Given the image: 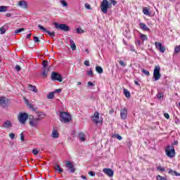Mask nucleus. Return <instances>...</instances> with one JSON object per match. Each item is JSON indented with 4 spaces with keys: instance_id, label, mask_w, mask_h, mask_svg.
<instances>
[{
    "instance_id": "1",
    "label": "nucleus",
    "mask_w": 180,
    "mask_h": 180,
    "mask_svg": "<svg viewBox=\"0 0 180 180\" xmlns=\"http://www.w3.org/2000/svg\"><path fill=\"white\" fill-rule=\"evenodd\" d=\"M71 115L66 112H62L60 115V120L62 123H70V121L72 120Z\"/></svg>"
},
{
    "instance_id": "2",
    "label": "nucleus",
    "mask_w": 180,
    "mask_h": 180,
    "mask_svg": "<svg viewBox=\"0 0 180 180\" xmlns=\"http://www.w3.org/2000/svg\"><path fill=\"white\" fill-rule=\"evenodd\" d=\"M110 8H112V4L108 0H103L101 4V9L103 13H108V9H110Z\"/></svg>"
},
{
    "instance_id": "3",
    "label": "nucleus",
    "mask_w": 180,
    "mask_h": 180,
    "mask_svg": "<svg viewBox=\"0 0 180 180\" xmlns=\"http://www.w3.org/2000/svg\"><path fill=\"white\" fill-rule=\"evenodd\" d=\"M29 120H30V126L31 127H37V125L39 124V122L41 120V117L35 118L34 117L30 115L29 117Z\"/></svg>"
},
{
    "instance_id": "4",
    "label": "nucleus",
    "mask_w": 180,
    "mask_h": 180,
    "mask_svg": "<svg viewBox=\"0 0 180 180\" xmlns=\"http://www.w3.org/2000/svg\"><path fill=\"white\" fill-rule=\"evenodd\" d=\"M53 25L57 30H61L62 32H70V27L66 24L54 22Z\"/></svg>"
},
{
    "instance_id": "5",
    "label": "nucleus",
    "mask_w": 180,
    "mask_h": 180,
    "mask_svg": "<svg viewBox=\"0 0 180 180\" xmlns=\"http://www.w3.org/2000/svg\"><path fill=\"white\" fill-rule=\"evenodd\" d=\"M18 119L21 124H25L27 119H29V115L26 112H20L18 116Z\"/></svg>"
},
{
    "instance_id": "6",
    "label": "nucleus",
    "mask_w": 180,
    "mask_h": 180,
    "mask_svg": "<svg viewBox=\"0 0 180 180\" xmlns=\"http://www.w3.org/2000/svg\"><path fill=\"white\" fill-rule=\"evenodd\" d=\"M160 71L161 67H160V65L155 66V69L153 71L154 81H158V79L161 78V73H160Z\"/></svg>"
},
{
    "instance_id": "7",
    "label": "nucleus",
    "mask_w": 180,
    "mask_h": 180,
    "mask_svg": "<svg viewBox=\"0 0 180 180\" xmlns=\"http://www.w3.org/2000/svg\"><path fill=\"white\" fill-rule=\"evenodd\" d=\"M165 153L169 158H173V157H175V148L174 146L172 148L169 146H167Z\"/></svg>"
},
{
    "instance_id": "8",
    "label": "nucleus",
    "mask_w": 180,
    "mask_h": 180,
    "mask_svg": "<svg viewBox=\"0 0 180 180\" xmlns=\"http://www.w3.org/2000/svg\"><path fill=\"white\" fill-rule=\"evenodd\" d=\"M51 78L52 81H58L59 82H63V76L56 72H52Z\"/></svg>"
},
{
    "instance_id": "9",
    "label": "nucleus",
    "mask_w": 180,
    "mask_h": 180,
    "mask_svg": "<svg viewBox=\"0 0 180 180\" xmlns=\"http://www.w3.org/2000/svg\"><path fill=\"white\" fill-rule=\"evenodd\" d=\"M38 27L42 32H44L45 33H47L49 36H51V37H56V32H51L49 30H46V29L44 27H43L41 25H39Z\"/></svg>"
},
{
    "instance_id": "10",
    "label": "nucleus",
    "mask_w": 180,
    "mask_h": 180,
    "mask_svg": "<svg viewBox=\"0 0 180 180\" xmlns=\"http://www.w3.org/2000/svg\"><path fill=\"white\" fill-rule=\"evenodd\" d=\"M155 46L160 53H165V46H162L161 42H155Z\"/></svg>"
},
{
    "instance_id": "11",
    "label": "nucleus",
    "mask_w": 180,
    "mask_h": 180,
    "mask_svg": "<svg viewBox=\"0 0 180 180\" xmlns=\"http://www.w3.org/2000/svg\"><path fill=\"white\" fill-rule=\"evenodd\" d=\"M103 172L105 174V175H108V176H110V178H112L115 174V172L112 169L109 168H104L103 169Z\"/></svg>"
},
{
    "instance_id": "12",
    "label": "nucleus",
    "mask_w": 180,
    "mask_h": 180,
    "mask_svg": "<svg viewBox=\"0 0 180 180\" xmlns=\"http://www.w3.org/2000/svg\"><path fill=\"white\" fill-rule=\"evenodd\" d=\"M93 121L96 124H98V123H102V121L99 120V112H96L93 116Z\"/></svg>"
},
{
    "instance_id": "13",
    "label": "nucleus",
    "mask_w": 180,
    "mask_h": 180,
    "mask_svg": "<svg viewBox=\"0 0 180 180\" xmlns=\"http://www.w3.org/2000/svg\"><path fill=\"white\" fill-rule=\"evenodd\" d=\"M66 167H69L70 172H72V173L75 172V167H74V163L71 162L70 161H67Z\"/></svg>"
},
{
    "instance_id": "14",
    "label": "nucleus",
    "mask_w": 180,
    "mask_h": 180,
    "mask_svg": "<svg viewBox=\"0 0 180 180\" xmlns=\"http://www.w3.org/2000/svg\"><path fill=\"white\" fill-rule=\"evenodd\" d=\"M120 116L121 119H122L123 120H126V119H127V109L123 108L122 110H121Z\"/></svg>"
},
{
    "instance_id": "15",
    "label": "nucleus",
    "mask_w": 180,
    "mask_h": 180,
    "mask_svg": "<svg viewBox=\"0 0 180 180\" xmlns=\"http://www.w3.org/2000/svg\"><path fill=\"white\" fill-rule=\"evenodd\" d=\"M2 127L4 129H11L12 127V122L10 120L6 121L3 123Z\"/></svg>"
},
{
    "instance_id": "16",
    "label": "nucleus",
    "mask_w": 180,
    "mask_h": 180,
    "mask_svg": "<svg viewBox=\"0 0 180 180\" xmlns=\"http://www.w3.org/2000/svg\"><path fill=\"white\" fill-rule=\"evenodd\" d=\"M9 29V27L8 26V24H6L0 27V34H5L6 33V30Z\"/></svg>"
},
{
    "instance_id": "17",
    "label": "nucleus",
    "mask_w": 180,
    "mask_h": 180,
    "mask_svg": "<svg viewBox=\"0 0 180 180\" xmlns=\"http://www.w3.org/2000/svg\"><path fill=\"white\" fill-rule=\"evenodd\" d=\"M6 105H8V102L6 101V98L1 97L0 98V106L5 108V106H6Z\"/></svg>"
},
{
    "instance_id": "18",
    "label": "nucleus",
    "mask_w": 180,
    "mask_h": 180,
    "mask_svg": "<svg viewBox=\"0 0 180 180\" xmlns=\"http://www.w3.org/2000/svg\"><path fill=\"white\" fill-rule=\"evenodd\" d=\"M18 6L22 8V9H27V3L25 0L19 1Z\"/></svg>"
},
{
    "instance_id": "19",
    "label": "nucleus",
    "mask_w": 180,
    "mask_h": 180,
    "mask_svg": "<svg viewBox=\"0 0 180 180\" xmlns=\"http://www.w3.org/2000/svg\"><path fill=\"white\" fill-rule=\"evenodd\" d=\"M139 27L141 30H145L146 32H150V28L147 27V25L143 22H139Z\"/></svg>"
},
{
    "instance_id": "20",
    "label": "nucleus",
    "mask_w": 180,
    "mask_h": 180,
    "mask_svg": "<svg viewBox=\"0 0 180 180\" xmlns=\"http://www.w3.org/2000/svg\"><path fill=\"white\" fill-rule=\"evenodd\" d=\"M59 136H60V134H58V131H57V129H53L52 134H51L52 139H58Z\"/></svg>"
},
{
    "instance_id": "21",
    "label": "nucleus",
    "mask_w": 180,
    "mask_h": 180,
    "mask_svg": "<svg viewBox=\"0 0 180 180\" xmlns=\"http://www.w3.org/2000/svg\"><path fill=\"white\" fill-rule=\"evenodd\" d=\"M78 139L79 140H80V141H86V139L85 138V134H84L83 132H79Z\"/></svg>"
},
{
    "instance_id": "22",
    "label": "nucleus",
    "mask_w": 180,
    "mask_h": 180,
    "mask_svg": "<svg viewBox=\"0 0 180 180\" xmlns=\"http://www.w3.org/2000/svg\"><path fill=\"white\" fill-rule=\"evenodd\" d=\"M169 174L173 175V176H180V174L176 172V171H174L172 169H169Z\"/></svg>"
},
{
    "instance_id": "23",
    "label": "nucleus",
    "mask_w": 180,
    "mask_h": 180,
    "mask_svg": "<svg viewBox=\"0 0 180 180\" xmlns=\"http://www.w3.org/2000/svg\"><path fill=\"white\" fill-rule=\"evenodd\" d=\"M70 49H72V51L77 50V46L75 45V42H74V40L70 39Z\"/></svg>"
},
{
    "instance_id": "24",
    "label": "nucleus",
    "mask_w": 180,
    "mask_h": 180,
    "mask_svg": "<svg viewBox=\"0 0 180 180\" xmlns=\"http://www.w3.org/2000/svg\"><path fill=\"white\" fill-rule=\"evenodd\" d=\"M28 88L30 91H32V92H35V94H37V89L36 88V86L29 84Z\"/></svg>"
},
{
    "instance_id": "25",
    "label": "nucleus",
    "mask_w": 180,
    "mask_h": 180,
    "mask_svg": "<svg viewBox=\"0 0 180 180\" xmlns=\"http://www.w3.org/2000/svg\"><path fill=\"white\" fill-rule=\"evenodd\" d=\"M96 71L98 72V74H102L103 72V68L101 66H96Z\"/></svg>"
},
{
    "instance_id": "26",
    "label": "nucleus",
    "mask_w": 180,
    "mask_h": 180,
    "mask_svg": "<svg viewBox=\"0 0 180 180\" xmlns=\"http://www.w3.org/2000/svg\"><path fill=\"white\" fill-rule=\"evenodd\" d=\"M156 98L158 99H159L160 101H161L162 99L164 98V93L162 92H158L157 94H156Z\"/></svg>"
},
{
    "instance_id": "27",
    "label": "nucleus",
    "mask_w": 180,
    "mask_h": 180,
    "mask_svg": "<svg viewBox=\"0 0 180 180\" xmlns=\"http://www.w3.org/2000/svg\"><path fill=\"white\" fill-rule=\"evenodd\" d=\"M43 71L41 72V75L44 77H47V72L50 71V68H48L47 70L42 68Z\"/></svg>"
},
{
    "instance_id": "28",
    "label": "nucleus",
    "mask_w": 180,
    "mask_h": 180,
    "mask_svg": "<svg viewBox=\"0 0 180 180\" xmlns=\"http://www.w3.org/2000/svg\"><path fill=\"white\" fill-rule=\"evenodd\" d=\"M55 171H56V172H63V168L60 167V165L56 164L55 165Z\"/></svg>"
},
{
    "instance_id": "29",
    "label": "nucleus",
    "mask_w": 180,
    "mask_h": 180,
    "mask_svg": "<svg viewBox=\"0 0 180 180\" xmlns=\"http://www.w3.org/2000/svg\"><path fill=\"white\" fill-rule=\"evenodd\" d=\"M143 13H144L147 16H150V15H151V13H150V11L148 10V8L147 7H146L143 9Z\"/></svg>"
},
{
    "instance_id": "30",
    "label": "nucleus",
    "mask_w": 180,
    "mask_h": 180,
    "mask_svg": "<svg viewBox=\"0 0 180 180\" xmlns=\"http://www.w3.org/2000/svg\"><path fill=\"white\" fill-rule=\"evenodd\" d=\"M179 51H180V45L175 47L173 55L175 56V54H179Z\"/></svg>"
},
{
    "instance_id": "31",
    "label": "nucleus",
    "mask_w": 180,
    "mask_h": 180,
    "mask_svg": "<svg viewBox=\"0 0 180 180\" xmlns=\"http://www.w3.org/2000/svg\"><path fill=\"white\" fill-rule=\"evenodd\" d=\"M6 11H8V6H0V13L1 12H6Z\"/></svg>"
},
{
    "instance_id": "32",
    "label": "nucleus",
    "mask_w": 180,
    "mask_h": 180,
    "mask_svg": "<svg viewBox=\"0 0 180 180\" xmlns=\"http://www.w3.org/2000/svg\"><path fill=\"white\" fill-rule=\"evenodd\" d=\"M124 94L125 95L126 98H130L131 96L130 91H129L127 89H124Z\"/></svg>"
},
{
    "instance_id": "33",
    "label": "nucleus",
    "mask_w": 180,
    "mask_h": 180,
    "mask_svg": "<svg viewBox=\"0 0 180 180\" xmlns=\"http://www.w3.org/2000/svg\"><path fill=\"white\" fill-rule=\"evenodd\" d=\"M140 38L141 39V40H143V41L148 39L147 35L142 33H140Z\"/></svg>"
},
{
    "instance_id": "34",
    "label": "nucleus",
    "mask_w": 180,
    "mask_h": 180,
    "mask_svg": "<svg viewBox=\"0 0 180 180\" xmlns=\"http://www.w3.org/2000/svg\"><path fill=\"white\" fill-rule=\"evenodd\" d=\"M86 75H88V77H94V72H92V69L86 71Z\"/></svg>"
},
{
    "instance_id": "35",
    "label": "nucleus",
    "mask_w": 180,
    "mask_h": 180,
    "mask_svg": "<svg viewBox=\"0 0 180 180\" xmlns=\"http://www.w3.org/2000/svg\"><path fill=\"white\" fill-rule=\"evenodd\" d=\"M48 99H53L54 98V92H51L47 95Z\"/></svg>"
},
{
    "instance_id": "36",
    "label": "nucleus",
    "mask_w": 180,
    "mask_h": 180,
    "mask_svg": "<svg viewBox=\"0 0 180 180\" xmlns=\"http://www.w3.org/2000/svg\"><path fill=\"white\" fill-rule=\"evenodd\" d=\"M42 65H43V68H44V69L46 70V68L49 65V61H47V60H44V61L42 62Z\"/></svg>"
},
{
    "instance_id": "37",
    "label": "nucleus",
    "mask_w": 180,
    "mask_h": 180,
    "mask_svg": "<svg viewBox=\"0 0 180 180\" xmlns=\"http://www.w3.org/2000/svg\"><path fill=\"white\" fill-rule=\"evenodd\" d=\"M37 117H41V119H43V117H44V116H46V114L43 112H38V115H37Z\"/></svg>"
},
{
    "instance_id": "38",
    "label": "nucleus",
    "mask_w": 180,
    "mask_h": 180,
    "mask_svg": "<svg viewBox=\"0 0 180 180\" xmlns=\"http://www.w3.org/2000/svg\"><path fill=\"white\" fill-rule=\"evenodd\" d=\"M60 4L63 6H68V4L67 3V1H65V0H60Z\"/></svg>"
},
{
    "instance_id": "39",
    "label": "nucleus",
    "mask_w": 180,
    "mask_h": 180,
    "mask_svg": "<svg viewBox=\"0 0 180 180\" xmlns=\"http://www.w3.org/2000/svg\"><path fill=\"white\" fill-rule=\"evenodd\" d=\"M141 72H143V74H145V75H147V77L150 75V72L148 70H146V69H142Z\"/></svg>"
},
{
    "instance_id": "40",
    "label": "nucleus",
    "mask_w": 180,
    "mask_h": 180,
    "mask_svg": "<svg viewBox=\"0 0 180 180\" xmlns=\"http://www.w3.org/2000/svg\"><path fill=\"white\" fill-rule=\"evenodd\" d=\"M77 32L79 34H82V33H84V30H82L81 27H78Z\"/></svg>"
},
{
    "instance_id": "41",
    "label": "nucleus",
    "mask_w": 180,
    "mask_h": 180,
    "mask_svg": "<svg viewBox=\"0 0 180 180\" xmlns=\"http://www.w3.org/2000/svg\"><path fill=\"white\" fill-rule=\"evenodd\" d=\"M21 32H25V28L15 30V34H18V33H20Z\"/></svg>"
},
{
    "instance_id": "42",
    "label": "nucleus",
    "mask_w": 180,
    "mask_h": 180,
    "mask_svg": "<svg viewBox=\"0 0 180 180\" xmlns=\"http://www.w3.org/2000/svg\"><path fill=\"white\" fill-rule=\"evenodd\" d=\"M158 171H161V172H165V168L161 167V166H159L157 167Z\"/></svg>"
},
{
    "instance_id": "43",
    "label": "nucleus",
    "mask_w": 180,
    "mask_h": 180,
    "mask_svg": "<svg viewBox=\"0 0 180 180\" xmlns=\"http://www.w3.org/2000/svg\"><path fill=\"white\" fill-rule=\"evenodd\" d=\"M110 5H113V6H115V5H117V1L116 0H110Z\"/></svg>"
},
{
    "instance_id": "44",
    "label": "nucleus",
    "mask_w": 180,
    "mask_h": 180,
    "mask_svg": "<svg viewBox=\"0 0 180 180\" xmlns=\"http://www.w3.org/2000/svg\"><path fill=\"white\" fill-rule=\"evenodd\" d=\"M32 153L34 154V155H37V154H39V150H37V148L33 149Z\"/></svg>"
},
{
    "instance_id": "45",
    "label": "nucleus",
    "mask_w": 180,
    "mask_h": 180,
    "mask_svg": "<svg viewBox=\"0 0 180 180\" xmlns=\"http://www.w3.org/2000/svg\"><path fill=\"white\" fill-rule=\"evenodd\" d=\"M34 43H40V39H39V37H34Z\"/></svg>"
},
{
    "instance_id": "46",
    "label": "nucleus",
    "mask_w": 180,
    "mask_h": 180,
    "mask_svg": "<svg viewBox=\"0 0 180 180\" xmlns=\"http://www.w3.org/2000/svg\"><path fill=\"white\" fill-rule=\"evenodd\" d=\"M157 180H167L165 177H162L160 175L157 176Z\"/></svg>"
},
{
    "instance_id": "47",
    "label": "nucleus",
    "mask_w": 180,
    "mask_h": 180,
    "mask_svg": "<svg viewBox=\"0 0 180 180\" xmlns=\"http://www.w3.org/2000/svg\"><path fill=\"white\" fill-rule=\"evenodd\" d=\"M119 64H120V65H121L122 67H126V63H125L123 60H120V61H119Z\"/></svg>"
},
{
    "instance_id": "48",
    "label": "nucleus",
    "mask_w": 180,
    "mask_h": 180,
    "mask_svg": "<svg viewBox=\"0 0 180 180\" xmlns=\"http://www.w3.org/2000/svg\"><path fill=\"white\" fill-rule=\"evenodd\" d=\"M115 137H116V139H117V140H122L123 139V138L120 135H119L118 134H115Z\"/></svg>"
},
{
    "instance_id": "49",
    "label": "nucleus",
    "mask_w": 180,
    "mask_h": 180,
    "mask_svg": "<svg viewBox=\"0 0 180 180\" xmlns=\"http://www.w3.org/2000/svg\"><path fill=\"white\" fill-rule=\"evenodd\" d=\"M9 137L11 139V140H13L15 139V134L11 133L9 134Z\"/></svg>"
},
{
    "instance_id": "50",
    "label": "nucleus",
    "mask_w": 180,
    "mask_h": 180,
    "mask_svg": "<svg viewBox=\"0 0 180 180\" xmlns=\"http://www.w3.org/2000/svg\"><path fill=\"white\" fill-rule=\"evenodd\" d=\"M89 175H90V176H95L96 173L95 172L91 171V172H89Z\"/></svg>"
},
{
    "instance_id": "51",
    "label": "nucleus",
    "mask_w": 180,
    "mask_h": 180,
    "mask_svg": "<svg viewBox=\"0 0 180 180\" xmlns=\"http://www.w3.org/2000/svg\"><path fill=\"white\" fill-rule=\"evenodd\" d=\"M20 136L21 141H25V135H23V133H21Z\"/></svg>"
},
{
    "instance_id": "52",
    "label": "nucleus",
    "mask_w": 180,
    "mask_h": 180,
    "mask_svg": "<svg viewBox=\"0 0 180 180\" xmlns=\"http://www.w3.org/2000/svg\"><path fill=\"white\" fill-rule=\"evenodd\" d=\"M15 70H16V71H18V72H19V71H20L21 70H22V68H20V65H16L15 66Z\"/></svg>"
},
{
    "instance_id": "53",
    "label": "nucleus",
    "mask_w": 180,
    "mask_h": 180,
    "mask_svg": "<svg viewBox=\"0 0 180 180\" xmlns=\"http://www.w3.org/2000/svg\"><path fill=\"white\" fill-rule=\"evenodd\" d=\"M84 65H86V67H89V65H90L89 61L85 60L84 61Z\"/></svg>"
},
{
    "instance_id": "54",
    "label": "nucleus",
    "mask_w": 180,
    "mask_h": 180,
    "mask_svg": "<svg viewBox=\"0 0 180 180\" xmlns=\"http://www.w3.org/2000/svg\"><path fill=\"white\" fill-rule=\"evenodd\" d=\"M60 92H61V89H58L54 91L53 94H58Z\"/></svg>"
},
{
    "instance_id": "55",
    "label": "nucleus",
    "mask_w": 180,
    "mask_h": 180,
    "mask_svg": "<svg viewBox=\"0 0 180 180\" xmlns=\"http://www.w3.org/2000/svg\"><path fill=\"white\" fill-rule=\"evenodd\" d=\"M87 85L88 86H94V83H92L91 82H88Z\"/></svg>"
},
{
    "instance_id": "56",
    "label": "nucleus",
    "mask_w": 180,
    "mask_h": 180,
    "mask_svg": "<svg viewBox=\"0 0 180 180\" xmlns=\"http://www.w3.org/2000/svg\"><path fill=\"white\" fill-rule=\"evenodd\" d=\"M164 116H165V117L166 119H169V114H168V113H165V114H164Z\"/></svg>"
},
{
    "instance_id": "57",
    "label": "nucleus",
    "mask_w": 180,
    "mask_h": 180,
    "mask_svg": "<svg viewBox=\"0 0 180 180\" xmlns=\"http://www.w3.org/2000/svg\"><path fill=\"white\" fill-rule=\"evenodd\" d=\"M85 8H86V9H91V5L86 4H85Z\"/></svg>"
},
{
    "instance_id": "58",
    "label": "nucleus",
    "mask_w": 180,
    "mask_h": 180,
    "mask_svg": "<svg viewBox=\"0 0 180 180\" xmlns=\"http://www.w3.org/2000/svg\"><path fill=\"white\" fill-rule=\"evenodd\" d=\"M28 107L30 108V109H33V110H34V108L32 104H28Z\"/></svg>"
},
{
    "instance_id": "59",
    "label": "nucleus",
    "mask_w": 180,
    "mask_h": 180,
    "mask_svg": "<svg viewBox=\"0 0 180 180\" xmlns=\"http://www.w3.org/2000/svg\"><path fill=\"white\" fill-rule=\"evenodd\" d=\"M173 146H177L178 145V141H174L172 143Z\"/></svg>"
},
{
    "instance_id": "60",
    "label": "nucleus",
    "mask_w": 180,
    "mask_h": 180,
    "mask_svg": "<svg viewBox=\"0 0 180 180\" xmlns=\"http://www.w3.org/2000/svg\"><path fill=\"white\" fill-rule=\"evenodd\" d=\"M6 18H11V16H12L11 13H7L6 14Z\"/></svg>"
},
{
    "instance_id": "61",
    "label": "nucleus",
    "mask_w": 180,
    "mask_h": 180,
    "mask_svg": "<svg viewBox=\"0 0 180 180\" xmlns=\"http://www.w3.org/2000/svg\"><path fill=\"white\" fill-rule=\"evenodd\" d=\"M134 84H135V85H137L138 86H140V83H139V82L134 81Z\"/></svg>"
},
{
    "instance_id": "62",
    "label": "nucleus",
    "mask_w": 180,
    "mask_h": 180,
    "mask_svg": "<svg viewBox=\"0 0 180 180\" xmlns=\"http://www.w3.org/2000/svg\"><path fill=\"white\" fill-rule=\"evenodd\" d=\"M31 36H32V34H28L27 35V39H30V37H31Z\"/></svg>"
},
{
    "instance_id": "63",
    "label": "nucleus",
    "mask_w": 180,
    "mask_h": 180,
    "mask_svg": "<svg viewBox=\"0 0 180 180\" xmlns=\"http://www.w3.org/2000/svg\"><path fill=\"white\" fill-rule=\"evenodd\" d=\"M114 112H115V110H113V109H112V110H110L109 111V113H110V115H112V113H114Z\"/></svg>"
},
{
    "instance_id": "64",
    "label": "nucleus",
    "mask_w": 180,
    "mask_h": 180,
    "mask_svg": "<svg viewBox=\"0 0 180 180\" xmlns=\"http://www.w3.org/2000/svg\"><path fill=\"white\" fill-rule=\"evenodd\" d=\"M82 179H86V176H81Z\"/></svg>"
}]
</instances>
